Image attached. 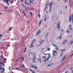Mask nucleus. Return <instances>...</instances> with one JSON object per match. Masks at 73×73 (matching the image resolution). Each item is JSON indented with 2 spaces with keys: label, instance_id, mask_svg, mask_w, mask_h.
<instances>
[{
  "label": "nucleus",
  "instance_id": "60",
  "mask_svg": "<svg viewBox=\"0 0 73 73\" xmlns=\"http://www.w3.org/2000/svg\"><path fill=\"white\" fill-rule=\"evenodd\" d=\"M11 69V67H9V69Z\"/></svg>",
  "mask_w": 73,
  "mask_h": 73
},
{
  "label": "nucleus",
  "instance_id": "62",
  "mask_svg": "<svg viewBox=\"0 0 73 73\" xmlns=\"http://www.w3.org/2000/svg\"><path fill=\"white\" fill-rule=\"evenodd\" d=\"M72 18H73V14L72 15Z\"/></svg>",
  "mask_w": 73,
  "mask_h": 73
},
{
  "label": "nucleus",
  "instance_id": "52",
  "mask_svg": "<svg viewBox=\"0 0 73 73\" xmlns=\"http://www.w3.org/2000/svg\"><path fill=\"white\" fill-rule=\"evenodd\" d=\"M39 63H41V60H40V61L39 62Z\"/></svg>",
  "mask_w": 73,
  "mask_h": 73
},
{
  "label": "nucleus",
  "instance_id": "49",
  "mask_svg": "<svg viewBox=\"0 0 73 73\" xmlns=\"http://www.w3.org/2000/svg\"><path fill=\"white\" fill-rule=\"evenodd\" d=\"M30 3H32V4H33V2H32L31 1H30Z\"/></svg>",
  "mask_w": 73,
  "mask_h": 73
},
{
  "label": "nucleus",
  "instance_id": "42",
  "mask_svg": "<svg viewBox=\"0 0 73 73\" xmlns=\"http://www.w3.org/2000/svg\"><path fill=\"white\" fill-rule=\"evenodd\" d=\"M38 16L39 17H41V15H40V14H39L38 15Z\"/></svg>",
  "mask_w": 73,
  "mask_h": 73
},
{
  "label": "nucleus",
  "instance_id": "23",
  "mask_svg": "<svg viewBox=\"0 0 73 73\" xmlns=\"http://www.w3.org/2000/svg\"><path fill=\"white\" fill-rule=\"evenodd\" d=\"M53 52H54V53H55L56 54H57V51H56L53 50Z\"/></svg>",
  "mask_w": 73,
  "mask_h": 73
},
{
  "label": "nucleus",
  "instance_id": "59",
  "mask_svg": "<svg viewBox=\"0 0 73 73\" xmlns=\"http://www.w3.org/2000/svg\"><path fill=\"white\" fill-rule=\"evenodd\" d=\"M48 56H50V54H48Z\"/></svg>",
  "mask_w": 73,
  "mask_h": 73
},
{
  "label": "nucleus",
  "instance_id": "13",
  "mask_svg": "<svg viewBox=\"0 0 73 73\" xmlns=\"http://www.w3.org/2000/svg\"><path fill=\"white\" fill-rule=\"evenodd\" d=\"M42 20H41L40 21V22L39 24V27H40V25H41V22H42Z\"/></svg>",
  "mask_w": 73,
  "mask_h": 73
},
{
  "label": "nucleus",
  "instance_id": "3",
  "mask_svg": "<svg viewBox=\"0 0 73 73\" xmlns=\"http://www.w3.org/2000/svg\"><path fill=\"white\" fill-rule=\"evenodd\" d=\"M50 58V57L49 56H48L47 58H46L45 60H44V62L45 63H46V62L47 61H48L49 60Z\"/></svg>",
  "mask_w": 73,
  "mask_h": 73
},
{
  "label": "nucleus",
  "instance_id": "21",
  "mask_svg": "<svg viewBox=\"0 0 73 73\" xmlns=\"http://www.w3.org/2000/svg\"><path fill=\"white\" fill-rule=\"evenodd\" d=\"M44 40H42L40 43V44H42V42H44Z\"/></svg>",
  "mask_w": 73,
  "mask_h": 73
},
{
  "label": "nucleus",
  "instance_id": "41",
  "mask_svg": "<svg viewBox=\"0 0 73 73\" xmlns=\"http://www.w3.org/2000/svg\"><path fill=\"white\" fill-rule=\"evenodd\" d=\"M34 58L35 60H36V56H34Z\"/></svg>",
  "mask_w": 73,
  "mask_h": 73
},
{
  "label": "nucleus",
  "instance_id": "45",
  "mask_svg": "<svg viewBox=\"0 0 73 73\" xmlns=\"http://www.w3.org/2000/svg\"><path fill=\"white\" fill-rule=\"evenodd\" d=\"M22 66L23 67V68H25V66H24V64L22 65Z\"/></svg>",
  "mask_w": 73,
  "mask_h": 73
},
{
  "label": "nucleus",
  "instance_id": "2",
  "mask_svg": "<svg viewBox=\"0 0 73 73\" xmlns=\"http://www.w3.org/2000/svg\"><path fill=\"white\" fill-rule=\"evenodd\" d=\"M35 39L33 40L31 42V43L30 45L31 48H33V47H34V45H33V43H34V42H35Z\"/></svg>",
  "mask_w": 73,
  "mask_h": 73
},
{
  "label": "nucleus",
  "instance_id": "40",
  "mask_svg": "<svg viewBox=\"0 0 73 73\" xmlns=\"http://www.w3.org/2000/svg\"><path fill=\"white\" fill-rule=\"evenodd\" d=\"M40 45H41V44H40H40H39L37 46V47H38L40 46Z\"/></svg>",
  "mask_w": 73,
  "mask_h": 73
},
{
  "label": "nucleus",
  "instance_id": "48",
  "mask_svg": "<svg viewBox=\"0 0 73 73\" xmlns=\"http://www.w3.org/2000/svg\"><path fill=\"white\" fill-rule=\"evenodd\" d=\"M65 42H67V40H66L64 41Z\"/></svg>",
  "mask_w": 73,
  "mask_h": 73
},
{
  "label": "nucleus",
  "instance_id": "22",
  "mask_svg": "<svg viewBox=\"0 0 73 73\" xmlns=\"http://www.w3.org/2000/svg\"><path fill=\"white\" fill-rule=\"evenodd\" d=\"M66 32L67 33H69V30H67L66 31Z\"/></svg>",
  "mask_w": 73,
  "mask_h": 73
},
{
  "label": "nucleus",
  "instance_id": "39",
  "mask_svg": "<svg viewBox=\"0 0 73 73\" xmlns=\"http://www.w3.org/2000/svg\"><path fill=\"white\" fill-rule=\"evenodd\" d=\"M46 13H47V14H48V11H46Z\"/></svg>",
  "mask_w": 73,
  "mask_h": 73
},
{
  "label": "nucleus",
  "instance_id": "9",
  "mask_svg": "<svg viewBox=\"0 0 73 73\" xmlns=\"http://www.w3.org/2000/svg\"><path fill=\"white\" fill-rule=\"evenodd\" d=\"M71 15H70V17H69V18H70V19H69V22L70 23L71 22V20H72V17H71Z\"/></svg>",
  "mask_w": 73,
  "mask_h": 73
},
{
  "label": "nucleus",
  "instance_id": "20",
  "mask_svg": "<svg viewBox=\"0 0 73 73\" xmlns=\"http://www.w3.org/2000/svg\"><path fill=\"white\" fill-rule=\"evenodd\" d=\"M38 61H41V59L40 58H38L37 59Z\"/></svg>",
  "mask_w": 73,
  "mask_h": 73
},
{
  "label": "nucleus",
  "instance_id": "19",
  "mask_svg": "<svg viewBox=\"0 0 73 73\" xmlns=\"http://www.w3.org/2000/svg\"><path fill=\"white\" fill-rule=\"evenodd\" d=\"M58 47H55V50H59V48H58Z\"/></svg>",
  "mask_w": 73,
  "mask_h": 73
},
{
  "label": "nucleus",
  "instance_id": "33",
  "mask_svg": "<svg viewBox=\"0 0 73 73\" xmlns=\"http://www.w3.org/2000/svg\"><path fill=\"white\" fill-rule=\"evenodd\" d=\"M4 71H5V70H3L2 71H1V73H3V72H4Z\"/></svg>",
  "mask_w": 73,
  "mask_h": 73
},
{
  "label": "nucleus",
  "instance_id": "51",
  "mask_svg": "<svg viewBox=\"0 0 73 73\" xmlns=\"http://www.w3.org/2000/svg\"><path fill=\"white\" fill-rule=\"evenodd\" d=\"M33 62L34 63L35 62V60H34V59H33Z\"/></svg>",
  "mask_w": 73,
  "mask_h": 73
},
{
  "label": "nucleus",
  "instance_id": "47",
  "mask_svg": "<svg viewBox=\"0 0 73 73\" xmlns=\"http://www.w3.org/2000/svg\"><path fill=\"white\" fill-rule=\"evenodd\" d=\"M22 5H23V6H24V7H25V5L24 4H21Z\"/></svg>",
  "mask_w": 73,
  "mask_h": 73
},
{
  "label": "nucleus",
  "instance_id": "35",
  "mask_svg": "<svg viewBox=\"0 0 73 73\" xmlns=\"http://www.w3.org/2000/svg\"><path fill=\"white\" fill-rule=\"evenodd\" d=\"M25 9H27V7H26V6H25Z\"/></svg>",
  "mask_w": 73,
  "mask_h": 73
},
{
  "label": "nucleus",
  "instance_id": "38",
  "mask_svg": "<svg viewBox=\"0 0 73 73\" xmlns=\"http://www.w3.org/2000/svg\"><path fill=\"white\" fill-rule=\"evenodd\" d=\"M22 60L23 61L24 60V58L23 57H22Z\"/></svg>",
  "mask_w": 73,
  "mask_h": 73
},
{
  "label": "nucleus",
  "instance_id": "44",
  "mask_svg": "<svg viewBox=\"0 0 73 73\" xmlns=\"http://www.w3.org/2000/svg\"><path fill=\"white\" fill-rule=\"evenodd\" d=\"M1 66V68H0V69H2V65H0Z\"/></svg>",
  "mask_w": 73,
  "mask_h": 73
},
{
  "label": "nucleus",
  "instance_id": "26",
  "mask_svg": "<svg viewBox=\"0 0 73 73\" xmlns=\"http://www.w3.org/2000/svg\"><path fill=\"white\" fill-rule=\"evenodd\" d=\"M33 52H31L30 53V54H31V55H32V56L33 55Z\"/></svg>",
  "mask_w": 73,
  "mask_h": 73
},
{
  "label": "nucleus",
  "instance_id": "15",
  "mask_svg": "<svg viewBox=\"0 0 73 73\" xmlns=\"http://www.w3.org/2000/svg\"><path fill=\"white\" fill-rule=\"evenodd\" d=\"M52 5H53V3L51 2L49 4V6H50L51 5V7H52Z\"/></svg>",
  "mask_w": 73,
  "mask_h": 73
},
{
  "label": "nucleus",
  "instance_id": "25",
  "mask_svg": "<svg viewBox=\"0 0 73 73\" xmlns=\"http://www.w3.org/2000/svg\"><path fill=\"white\" fill-rule=\"evenodd\" d=\"M63 32H64V29H62L61 31V33H63Z\"/></svg>",
  "mask_w": 73,
  "mask_h": 73
},
{
  "label": "nucleus",
  "instance_id": "32",
  "mask_svg": "<svg viewBox=\"0 0 73 73\" xmlns=\"http://www.w3.org/2000/svg\"><path fill=\"white\" fill-rule=\"evenodd\" d=\"M6 3L8 5H10L9 3H8V2H6Z\"/></svg>",
  "mask_w": 73,
  "mask_h": 73
},
{
  "label": "nucleus",
  "instance_id": "53",
  "mask_svg": "<svg viewBox=\"0 0 73 73\" xmlns=\"http://www.w3.org/2000/svg\"><path fill=\"white\" fill-rule=\"evenodd\" d=\"M5 61H6V60H7V58H5Z\"/></svg>",
  "mask_w": 73,
  "mask_h": 73
},
{
  "label": "nucleus",
  "instance_id": "24",
  "mask_svg": "<svg viewBox=\"0 0 73 73\" xmlns=\"http://www.w3.org/2000/svg\"><path fill=\"white\" fill-rule=\"evenodd\" d=\"M52 54H53V56H54L55 57H56V54L54 52Z\"/></svg>",
  "mask_w": 73,
  "mask_h": 73
},
{
  "label": "nucleus",
  "instance_id": "27",
  "mask_svg": "<svg viewBox=\"0 0 73 73\" xmlns=\"http://www.w3.org/2000/svg\"><path fill=\"white\" fill-rule=\"evenodd\" d=\"M3 37V35L1 34H0V38H1V37Z\"/></svg>",
  "mask_w": 73,
  "mask_h": 73
},
{
  "label": "nucleus",
  "instance_id": "43",
  "mask_svg": "<svg viewBox=\"0 0 73 73\" xmlns=\"http://www.w3.org/2000/svg\"><path fill=\"white\" fill-rule=\"evenodd\" d=\"M50 48H48V51H49V50H50Z\"/></svg>",
  "mask_w": 73,
  "mask_h": 73
},
{
  "label": "nucleus",
  "instance_id": "5",
  "mask_svg": "<svg viewBox=\"0 0 73 73\" xmlns=\"http://www.w3.org/2000/svg\"><path fill=\"white\" fill-rule=\"evenodd\" d=\"M41 30H39L37 32L36 35V36H38V34L39 33H41Z\"/></svg>",
  "mask_w": 73,
  "mask_h": 73
},
{
  "label": "nucleus",
  "instance_id": "46",
  "mask_svg": "<svg viewBox=\"0 0 73 73\" xmlns=\"http://www.w3.org/2000/svg\"><path fill=\"white\" fill-rule=\"evenodd\" d=\"M48 34H47L46 35V38H47V37H48Z\"/></svg>",
  "mask_w": 73,
  "mask_h": 73
},
{
  "label": "nucleus",
  "instance_id": "12",
  "mask_svg": "<svg viewBox=\"0 0 73 73\" xmlns=\"http://www.w3.org/2000/svg\"><path fill=\"white\" fill-rule=\"evenodd\" d=\"M65 50H65V49H62L60 50V52H64V51H65Z\"/></svg>",
  "mask_w": 73,
  "mask_h": 73
},
{
  "label": "nucleus",
  "instance_id": "50",
  "mask_svg": "<svg viewBox=\"0 0 73 73\" xmlns=\"http://www.w3.org/2000/svg\"><path fill=\"white\" fill-rule=\"evenodd\" d=\"M33 37V36H31L30 37V38H32Z\"/></svg>",
  "mask_w": 73,
  "mask_h": 73
},
{
  "label": "nucleus",
  "instance_id": "8",
  "mask_svg": "<svg viewBox=\"0 0 73 73\" xmlns=\"http://www.w3.org/2000/svg\"><path fill=\"white\" fill-rule=\"evenodd\" d=\"M53 63H50L49 64H48L46 66V67H48V66H52V65H53Z\"/></svg>",
  "mask_w": 73,
  "mask_h": 73
},
{
  "label": "nucleus",
  "instance_id": "17",
  "mask_svg": "<svg viewBox=\"0 0 73 73\" xmlns=\"http://www.w3.org/2000/svg\"><path fill=\"white\" fill-rule=\"evenodd\" d=\"M23 14H24V16H27V15L25 13V12L24 11H23Z\"/></svg>",
  "mask_w": 73,
  "mask_h": 73
},
{
  "label": "nucleus",
  "instance_id": "6",
  "mask_svg": "<svg viewBox=\"0 0 73 73\" xmlns=\"http://www.w3.org/2000/svg\"><path fill=\"white\" fill-rule=\"evenodd\" d=\"M31 66L32 68H35V69H37V67H36V66L35 65H34L33 66V65H31Z\"/></svg>",
  "mask_w": 73,
  "mask_h": 73
},
{
  "label": "nucleus",
  "instance_id": "37",
  "mask_svg": "<svg viewBox=\"0 0 73 73\" xmlns=\"http://www.w3.org/2000/svg\"><path fill=\"white\" fill-rule=\"evenodd\" d=\"M10 0H7L5 1V2H8L9 1H10Z\"/></svg>",
  "mask_w": 73,
  "mask_h": 73
},
{
  "label": "nucleus",
  "instance_id": "63",
  "mask_svg": "<svg viewBox=\"0 0 73 73\" xmlns=\"http://www.w3.org/2000/svg\"><path fill=\"white\" fill-rule=\"evenodd\" d=\"M66 9H67V6H66Z\"/></svg>",
  "mask_w": 73,
  "mask_h": 73
},
{
  "label": "nucleus",
  "instance_id": "7",
  "mask_svg": "<svg viewBox=\"0 0 73 73\" xmlns=\"http://www.w3.org/2000/svg\"><path fill=\"white\" fill-rule=\"evenodd\" d=\"M69 28L70 30V31H72V25H70L69 26Z\"/></svg>",
  "mask_w": 73,
  "mask_h": 73
},
{
  "label": "nucleus",
  "instance_id": "34",
  "mask_svg": "<svg viewBox=\"0 0 73 73\" xmlns=\"http://www.w3.org/2000/svg\"><path fill=\"white\" fill-rule=\"evenodd\" d=\"M28 1H25V3L26 4H28Z\"/></svg>",
  "mask_w": 73,
  "mask_h": 73
},
{
  "label": "nucleus",
  "instance_id": "11",
  "mask_svg": "<svg viewBox=\"0 0 73 73\" xmlns=\"http://www.w3.org/2000/svg\"><path fill=\"white\" fill-rule=\"evenodd\" d=\"M46 19H47V17H46V16H45L44 17V22H45L46 20Z\"/></svg>",
  "mask_w": 73,
  "mask_h": 73
},
{
  "label": "nucleus",
  "instance_id": "30",
  "mask_svg": "<svg viewBox=\"0 0 73 73\" xmlns=\"http://www.w3.org/2000/svg\"><path fill=\"white\" fill-rule=\"evenodd\" d=\"M73 40H71V44H73Z\"/></svg>",
  "mask_w": 73,
  "mask_h": 73
},
{
  "label": "nucleus",
  "instance_id": "55",
  "mask_svg": "<svg viewBox=\"0 0 73 73\" xmlns=\"http://www.w3.org/2000/svg\"><path fill=\"white\" fill-rule=\"evenodd\" d=\"M48 3H47L46 4V6L47 5H48Z\"/></svg>",
  "mask_w": 73,
  "mask_h": 73
},
{
  "label": "nucleus",
  "instance_id": "61",
  "mask_svg": "<svg viewBox=\"0 0 73 73\" xmlns=\"http://www.w3.org/2000/svg\"><path fill=\"white\" fill-rule=\"evenodd\" d=\"M29 60H31V58H29Z\"/></svg>",
  "mask_w": 73,
  "mask_h": 73
},
{
  "label": "nucleus",
  "instance_id": "36",
  "mask_svg": "<svg viewBox=\"0 0 73 73\" xmlns=\"http://www.w3.org/2000/svg\"><path fill=\"white\" fill-rule=\"evenodd\" d=\"M8 6H7L5 8V9H7V8H8Z\"/></svg>",
  "mask_w": 73,
  "mask_h": 73
},
{
  "label": "nucleus",
  "instance_id": "18",
  "mask_svg": "<svg viewBox=\"0 0 73 73\" xmlns=\"http://www.w3.org/2000/svg\"><path fill=\"white\" fill-rule=\"evenodd\" d=\"M63 54V53H61L60 54V56H59V57H62V54Z\"/></svg>",
  "mask_w": 73,
  "mask_h": 73
},
{
  "label": "nucleus",
  "instance_id": "58",
  "mask_svg": "<svg viewBox=\"0 0 73 73\" xmlns=\"http://www.w3.org/2000/svg\"><path fill=\"white\" fill-rule=\"evenodd\" d=\"M17 62V60H16L15 62Z\"/></svg>",
  "mask_w": 73,
  "mask_h": 73
},
{
  "label": "nucleus",
  "instance_id": "29",
  "mask_svg": "<svg viewBox=\"0 0 73 73\" xmlns=\"http://www.w3.org/2000/svg\"><path fill=\"white\" fill-rule=\"evenodd\" d=\"M15 69H17L18 70H20L18 69V68L17 67H15Z\"/></svg>",
  "mask_w": 73,
  "mask_h": 73
},
{
  "label": "nucleus",
  "instance_id": "4",
  "mask_svg": "<svg viewBox=\"0 0 73 73\" xmlns=\"http://www.w3.org/2000/svg\"><path fill=\"white\" fill-rule=\"evenodd\" d=\"M66 55H65V56H64L63 57V59L61 61V62H62V61H64V60H65V59L66 58Z\"/></svg>",
  "mask_w": 73,
  "mask_h": 73
},
{
  "label": "nucleus",
  "instance_id": "56",
  "mask_svg": "<svg viewBox=\"0 0 73 73\" xmlns=\"http://www.w3.org/2000/svg\"><path fill=\"white\" fill-rule=\"evenodd\" d=\"M63 44L64 45H65V42H63Z\"/></svg>",
  "mask_w": 73,
  "mask_h": 73
},
{
  "label": "nucleus",
  "instance_id": "1",
  "mask_svg": "<svg viewBox=\"0 0 73 73\" xmlns=\"http://www.w3.org/2000/svg\"><path fill=\"white\" fill-rule=\"evenodd\" d=\"M60 23H61V22L59 21L58 22V23L57 24V28L58 29L59 31H60Z\"/></svg>",
  "mask_w": 73,
  "mask_h": 73
},
{
  "label": "nucleus",
  "instance_id": "16",
  "mask_svg": "<svg viewBox=\"0 0 73 73\" xmlns=\"http://www.w3.org/2000/svg\"><path fill=\"white\" fill-rule=\"evenodd\" d=\"M53 46H54V47H55V48L56 47H58V46H57V45H56L54 44H52Z\"/></svg>",
  "mask_w": 73,
  "mask_h": 73
},
{
  "label": "nucleus",
  "instance_id": "54",
  "mask_svg": "<svg viewBox=\"0 0 73 73\" xmlns=\"http://www.w3.org/2000/svg\"><path fill=\"white\" fill-rule=\"evenodd\" d=\"M43 58H46V56H44V57H43Z\"/></svg>",
  "mask_w": 73,
  "mask_h": 73
},
{
  "label": "nucleus",
  "instance_id": "28",
  "mask_svg": "<svg viewBox=\"0 0 73 73\" xmlns=\"http://www.w3.org/2000/svg\"><path fill=\"white\" fill-rule=\"evenodd\" d=\"M70 69H71V70H72L73 69V68H72V67H71L69 68Z\"/></svg>",
  "mask_w": 73,
  "mask_h": 73
},
{
  "label": "nucleus",
  "instance_id": "14",
  "mask_svg": "<svg viewBox=\"0 0 73 73\" xmlns=\"http://www.w3.org/2000/svg\"><path fill=\"white\" fill-rule=\"evenodd\" d=\"M62 35L63 34H62L61 35H60L59 38V40H61V38H62Z\"/></svg>",
  "mask_w": 73,
  "mask_h": 73
},
{
  "label": "nucleus",
  "instance_id": "64",
  "mask_svg": "<svg viewBox=\"0 0 73 73\" xmlns=\"http://www.w3.org/2000/svg\"><path fill=\"white\" fill-rule=\"evenodd\" d=\"M25 52H26V48H25Z\"/></svg>",
  "mask_w": 73,
  "mask_h": 73
},
{
  "label": "nucleus",
  "instance_id": "31",
  "mask_svg": "<svg viewBox=\"0 0 73 73\" xmlns=\"http://www.w3.org/2000/svg\"><path fill=\"white\" fill-rule=\"evenodd\" d=\"M12 30V28H10L9 29V31H11Z\"/></svg>",
  "mask_w": 73,
  "mask_h": 73
},
{
  "label": "nucleus",
  "instance_id": "57",
  "mask_svg": "<svg viewBox=\"0 0 73 73\" xmlns=\"http://www.w3.org/2000/svg\"><path fill=\"white\" fill-rule=\"evenodd\" d=\"M46 9L45 8V9H44V11H46Z\"/></svg>",
  "mask_w": 73,
  "mask_h": 73
},
{
  "label": "nucleus",
  "instance_id": "10",
  "mask_svg": "<svg viewBox=\"0 0 73 73\" xmlns=\"http://www.w3.org/2000/svg\"><path fill=\"white\" fill-rule=\"evenodd\" d=\"M51 11H52V6H51L49 10V13H51Z\"/></svg>",
  "mask_w": 73,
  "mask_h": 73
}]
</instances>
